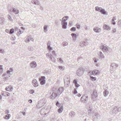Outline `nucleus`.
<instances>
[{
	"label": "nucleus",
	"instance_id": "1",
	"mask_svg": "<svg viewBox=\"0 0 121 121\" xmlns=\"http://www.w3.org/2000/svg\"><path fill=\"white\" fill-rule=\"evenodd\" d=\"M70 78L68 75H65L64 77V81L65 85L68 86L70 82Z\"/></svg>",
	"mask_w": 121,
	"mask_h": 121
},
{
	"label": "nucleus",
	"instance_id": "2",
	"mask_svg": "<svg viewBox=\"0 0 121 121\" xmlns=\"http://www.w3.org/2000/svg\"><path fill=\"white\" fill-rule=\"evenodd\" d=\"M98 95L96 91L94 90L91 94V98L94 100H95L96 98L97 97Z\"/></svg>",
	"mask_w": 121,
	"mask_h": 121
},
{
	"label": "nucleus",
	"instance_id": "3",
	"mask_svg": "<svg viewBox=\"0 0 121 121\" xmlns=\"http://www.w3.org/2000/svg\"><path fill=\"white\" fill-rule=\"evenodd\" d=\"M88 99V98L87 96L84 95L82 96L81 99V100L82 102L85 103L87 102Z\"/></svg>",
	"mask_w": 121,
	"mask_h": 121
},
{
	"label": "nucleus",
	"instance_id": "4",
	"mask_svg": "<svg viewBox=\"0 0 121 121\" xmlns=\"http://www.w3.org/2000/svg\"><path fill=\"white\" fill-rule=\"evenodd\" d=\"M45 77L43 76L41 77L39 79L40 84L42 85H44L45 83Z\"/></svg>",
	"mask_w": 121,
	"mask_h": 121
},
{
	"label": "nucleus",
	"instance_id": "5",
	"mask_svg": "<svg viewBox=\"0 0 121 121\" xmlns=\"http://www.w3.org/2000/svg\"><path fill=\"white\" fill-rule=\"evenodd\" d=\"M32 84L35 87L38 86V84L37 81L35 79L33 80L32 81Z\"/></svg>",
	"mask_w": 121,
	"mask_h": 121
},
{
	"label": "nucleus",
	"instance_id": "6",
	"mask_svg": "<svg viewBox=\"0 0 121 121\" xmlns=\"http://www.w3.org/2000/svg\"><path fill=\"white\" fill-rule=\"evenodd\" d=\"M31 3L36 5H40V3L39 1L37 0H32Z\"/></svg>",
	"mask_w": 121,
	"mask_h": 121
},
{
	"label": "nucleus",
	"instance_id": "7",
	"mask_svg": "<svg viewBox=\"0 0 121 121\" xmlns=\"http://www.w3.org/2000/svg\"><path fill=\"white\" fill-rule=\"evenodd\" d=\"M101 48L102 49V51L104 52H107L108 51V48L106 46H104L103 44H101Z\"/></svg>",
	"mask_w": 121,
	"mask_h": 121
},
{
	"label": "nucleus",
	"instance_id": "8",
	"mask_svg": "<svg viewBox=\"0 0 121 121\" xmlns=\"http://www.w3.org/2000/svg\"><path fill=\"white\" fill-rule=\"evenodd\" d=\"M63 91V88L61 87L58 89L56 93V94H58V96H59V95Z\"/></svg>",
	"mask_w": 121,
	"mask_h": 121
},
{
	"label": "nucleus",
	"instance_id": "9",
	"mask_svg": "<svg viewBox=\"0 0 121 121\" xmlns=\"http://www.w3.org/2000/svg\"><path fill=\"white\" fill-rule=\"evenodd\" d=\"M101 30V29L98 27H95L93 29V30L95 32L97 33L100 32Z\"/></svg>",
	"mask_w": 121,
	"mask_h": 121
},
{
	"label": "nucleus",
	"instance_id": "10",
	"mask_svg": "<svg viewBox=\"0 0 121 121\" xmlns=\"http://www.w3.org/2000/svg\"><path fill=\"white\" fill-rule=\"evenodd\" d=\"M34 40V39L30 37V36H28L25 40V41L27 43H29L31 40L32 41H33Z\"/></svg>",
	"mask_w": 121,
	"mask_h": 121
},
{
	"label": "nucleus",
	"instance_id": "11",
	"mask_svg": "<svg viewBox=\"0 0 121 121\" xmlns=\"http://www.w3.org/2000/svg\"><path fill=\"white\" fill-rule=\"evenodd\" d=\"M58 96V94H56V93H52L50 97V98L52 99H54L56 97Z\"/></svg>",
	"mask_w": 121,
	"mask_h": 121
},
{
	"label": "nucleus",
	"instance_id": "12",
	"mask_svg": "<svg viewBox=\"0 0 121 121\" xmlns=\"http://www.w3.org/2000/svg\"><path fill=\"white\" fill-rule=\"evenodd\" d=\"M100 72L98 70H94L92 71V73L93 75H98L99 74Z\"/></svg>",
	"mask_w": 121,
	"mask_h": 121
},
{
	"label": "nucleus",
	"instance_id": "13",
	"mask_svg": "<svg viewBox=\"0 0 121 121\" xmlns=\"http://www.w3.org/2000/svg\"><path fill=\"white\" fill-rule=\"evenodd\" d=\"M67 20H64V22H62V27L64 29H66L67 27V22H65V21Z\"/></svg>",
	"mask_w": 121,
	"mask_h": 121
},
{
	"label": "nucleus",
	"instance_id": "14",
	"mask_svg": "<svg viewBox=\"0 0 121 121\" xmlns=\"http://www.w3.org/2000/svg\"><path fill=\"white\" fill-rule=\"evenodd\" d=\"M5 89L7 91L11 92L13 90V88L12 86L10 85L9 86L6 87Z\"/></svg>",
	"mask_w": 121,
	"mask_h": 121
},
{
	"label": "nucleus",
	"instance_id": "15",
	"mask_svg": "<svg viewBox=\"0 0 121 121\" xmlns=\"http://www.w3.org/2000/svg\"><path fill=\"white\" fill-rule=\"evenodd\" d=\"M30 66L32 68H35L37 66L36 62L35 61L32 62L31 63Z\"/></svg>",
	"mask_w": 121,
	"mask_h": 121
},
{
	"label": "nucleus",
	"instance_id": "16",
	"mask_svg": "<svg viewBox=\"0 0 121 121\" xmlns=\"http://www.w3.org/2000/svg\"><path fill=\"white\" fill-rule=\"evenodd\" d=\"M21 28L22 29V30H21L19 29L17 32V35H20L23 32V30H24V28L23 27H21Z\"/></svg>",
	"mask_w": 121,
	"mask_h": 121
},
{
	"label": "nucleus",
	"instance_id": "17",
	"mask_svg": "<svg viewBox=\"0 0 121 121\" xmlns=\"http://www.w3.org/2000/svg\"><path fill=\"white\" fill-rule=\"evenodd\" d=\"M103 28L104 30H109L111 29L110 26L106 24L104 25Z\"/></svg>",
	"mask_w": 121,
	"mask_h": 121
},
{
	"label": "nucleus",
	"instance_id": "18",
	"mask_svg": "<svg viewBox=\"0 0 121 121\" xmlns=\"http://www.w3.org/2000/svg\"><path fill=\"white\" fill-rule=\"evenodd\" d=\"M51 42L50 41H49L47 43V46L48 49L50 51L51 50H52V47H50Z\"/></svg>",
	"mask_w": 121,
	"mask_h": 121
},
{
	"label": "nucleus",
	"instance_id": "19",
	"mask_svg": "<svg viewBox=\"0 0 121 121\" xmlns=\"http://www.w3.org/2000/svg\"><path fill=\"white\" fill-rule=\"evenodd\" d=\"M1 93L3 95L5 96H8L10 95L9 93L6 91H3Z\"/></svg>",
	"mask_w": 121,
	"mask_h": 121
},
{
	"label": "nucleus",
	"instance_id": "20",
	"mask_svg": "<svg viewBox=\"0 0 121 121\" xmlns=\"http://www.w3.org/2000/svg\"><path fill=\"white\" fill-rule=\"evenodd\" d=\"M12 11L13 12L16 14H18L19 13V11L14 8H12Z\"/></svg>",
	"mask_w": 121,
	"mask_h": 121
},
{
	"label": "nucleus",
	"instance_id": "21",
	"mask_svg": "<svg viewBox=\"0 0 121 121\" xmlns=\"http://www.w3.org/2000/svg\"><path fill=\"white\" fill-rule=\"evenodd\" d=\"M118 65V64L115 63H113L111 64V66L113 68H116Z\"/></svg>",
	"mask_w": 121,
	"mask_h": 121
},
{
	"label": "nucleus",
	"instance_id": "22",
	"mask_svg": "<svg viewBox=\"0 0 121 121\" xmlns=\"http://www.w3.org/2000/svg\"><path fill=\"white\" fill-rule=\"evenodd\" d=\"M98 55L101 58L103 59L104 58V56L102 52L101 51L99 52L98 53Z\"/></svg>",
	"mask_w": 121,
	"mask_h": 121
},
{
	"label": "nucleus",
	"instance_id": "23",
	"mask_svg": "<svg viewBox=\"0 0 121 121\" xmlns=\"http://www.w3.org/2000/svg\"><path fill=\"white\" fill-rule=\"evenodd\" d=\"M4 19L3 17L2 16H0V23L1 24H2L4 23Z\"/></svg>",
	"mask_w": 121,
	"mask_h": 121
},
{
	"label": "nucleus",
	"instance_id": "24",
	"mask_svg": "<svg viewBox=\"0 0 121 121\" xmlns=\"http://www.w3.org/2000/svg\"><path fill=\"white\" fill-rule=\"evenodd\" d=\"M89 115H92L93 114V112L92 111L91 108H90L88 111Z\"/></svg>",
	"mask_w": 121,
	"mask_h": 121
},
{
	"label": "nucleus",
	"instance_id": "25",
	"mask_svg": "<svg viewBox=\"0 0 121 121\" xmlns=\"http://www.w3.org/2000/svg\"><path fill=\"white\" fill-rule=\"evenodd\" d=\"M46 55L48 58H50L51 60L52 61L53 60L52 57V55L51 53H48L46 54Z\"/></svg>",
	"mask_w": 121,
	"mask_h": 121
},
{
	"label": "nucleus",
	"instance_id": "26",
	"mask_svg": "<svg viewBox=\"0 0 121 121\" xmlns=\"http://www.w3.org/2000/svg\"><path fill=\"white\" fill-rule=\"evenodd\" d=\"M75 113L73 111H72L70 112L69 113V115L71 116V117H73L75 115Z\"/></svg>",
	"mask_w": 121,
	"mask_h": 121
},
{
	"label": "nucleus",
	"instance_id": "27",
	"mask_svg": "<svg viewBox=\"0 0 121 121\" xmlns=\"http://www.w3.org/2000/svg\"><path fill=\"white\" fill-rule=\"evenodd\" d=\"M10 116H11L10 114H8L5 115L4 116V118L8 120Z\"/></svg>",
	"mask_w": 121,
	"mask_h": 121
},
{
	"label": "nucleus",
	"instance_id": "28",
	"mask_svg": "<svg viewBox=\"0 0 121 121\" xmlns=\"http://www.w3.org/2000/svg\"><path fill=\"white\" fill-rule=\"evenodd\" d=\"M95 9L96 11L100 12L102 8L100 7H99L98 6H97L95 7Z\"/></svg>",
	"mask_w": 121,
	"mask_h": 121
},
{
	"label": "nucleus",
	"instance_id": "29",
	"mask_svg": "<svg viewBox=\"0 0 121 121\" xmlns=\"http://www.w3.org/2000/svg\"><path fill=\"white\" fill-rule=\"evenodd\" d=\"M99 116V115L98 113H96L93 116V118H94V119H96L98 118V117Z\"/></svg>",
	"mask_w": 121,
	"mask_h": 121
},
{
	"label": "nucleus",
	"instance_id": "30",
	"mask_svg": "<svg viewBox=\"0 0 121 121\" xmlns=\"http://www.w3.org/2000/svg\"><path fill=\"white\" fill-rule=\"evenodd\" d=\"M86 42L85 41L80 43L79 44L80 46L81 47H83L84 46L86 45Z\"/></svg>",
	"mask_w": 121,
	"mask_h": 121
},
{
	"label": "nucleus",
	"instance_id": "31",
	"mask_svg": "<svg viewBox=\"0 0 121 121\" xmlns=\"http://www.w3.org/2000/svg\"><path fill=\"white\" fill-rule=\"evenodd\" d=\"M117 107H113L112 109V113H115L117 110Z\"/></svg>",
	"mask_w": 121,
	"mask_h": 121
},
{
	"label": "nucleus",
	"instance_id": "32",
	"mask_svg": "<svg viewBox=\"0 0 121 121\" xmlns=\"http://www.w3.org/2000/svg\"><path fill=\"white\" fill-rule=\"evenodd\" d=\"M60 107V108H59L58 109V112H59L60 113L62 112L63 109V108L62 106Z\"/></svg>",
	"mask_w": 121,
	"mask_h": 121
},
{
	"label": "nucleus",
	"instance_id": "33",
	"mask_svg": "<svg viewBox=\"0 0 121 121\" xmlns=\"http://www.w3.org/2000/svg\"><path fill=\"white\" fill-rule=\"evenodd\" d=\"M109 92L106 90H105L104 92V96H106L108 94Z\"/></svg>",
	"mask_w": 121,
	"mask_h": 121
},
{
	"label": "nucleus",
	"instance_id": "34",
	"mask_svg": "<svg viewBox=\"0 0 121 121\" xmlns=\"http://www.w3.org/2000/svg\"><path fill=\"white\" fill-rule=\"evenodd\" d=\"M47 27L48 26L46 25H45L44 26L43 28V31L45 32H46L48 30Z\"/></svg>",
	"mask_w": 121,
	"mask_h": 121
},
{
	"label": "nucleus",
	"instance_id": "35",
	"mask_svg": "<svg viewBox=\"0 0 121 121\" xmlns=\"http://www.w3.org/2000/svg\"><path fill=\"white\" fill-rule=\"evenodd\" d=\"M68 44V43L66 42H63L62 44V45L63 46H65Z\"/></svg>",
	"mask_w": 121,
	"mask_h": 121
},
{
	"label": "nucleus",
	"instance_id": "36",
	"mask_svg": "<svg viewBox=\"0 0 121 121\" xmlns=\"http://www.w3.org/2000/svg\"><path fill=\"white\" fill-rule=\"evenodd\" d=\"M28 49L29 50L32 51L33 50V48L32 46H29L28 47Z\"/></svg>",
	"mask_w": 121,
	"mask_h": 121
},
{
	"label": "nucleus",
	"instance_id": "37",
	"mask_svg": "<svg viewBox=\"0 0 121 121\" xmlns=\"http://www.w3.org/2000/svg\"><path fill=\"white\" fill-rule=\"evenodd\" d=\"M100 12L103 14H105L106 13V12L105 11L104 9H102Z\"/></svg>",
	"mask_w": 121,
	"mask_h": 121
},
{
	"label": "nucleus",
	"instance_id": "38",
	"mask_svg": "<svg viewBox=\"0 0 121 121\" xmlns=\"http://www.w3.org/2000/svg\"><path fill=\"white\" fill-rule=\"evenodd\" d=\"M71 35L73 38H75L77 37V36L76 34L72 33L71 34Z\"/></svg>",
	"mask_w": 121,
	"mask_h": 121
},
{
	"label": "nucleus",
	"instance_id": "39",
	"mask_svg": "<svg viewBox=\"0 0 121 121\" xmlns=\"http://www.w3.org/2000/svg\"><path fill=\"white\" fill-rule=\"evenodd\" d=\"M69 17L67 16L64 17L61 20L62 21V22H64V20H66V19H65V18H67L66 19H67Z\"/></svg>",
	"mask_w": 121,
	"mask_h": 121
},
{
	"label": "nucleus",
	"instance_id": "40",
	"mask_svg": "<svg viewBox=\"0 0 121 121\" xmlns=\"http://www.w3.org/2000/svg\"><path fill=\"white\" fill-rule=\"evenodd\" d=\"M58 68L59 69L61 70H63L64 69V67H62V66H59Z\"/></svg>",
	"mask_w": 121,
	"mask_h": 121
},
{
	"label": "nucleus",
	"instance_id": "41",
	"mask_svg": "<svg viewBox=\"0 0 121 121\" xmlns=\"http://www.w3.org/2000/svg\"><path fill=\"white\" fill-rule=\"evenodd\" d=\"M14 32V29L13 28L11 29L10 30L9 33L10 34H12Z\"/></svg>",
	"mask_w": 121,
	"mask_h": 121
},
{
	"label": "nucleus",
	"instance_id": "42",
	"mask_svg": "<svg viewBox=\"0 0 121 121\" xmlns=\"http://www.w3.org/2000/svg\"><path fill=\"white\" fill-rule=\"evenodd\" d=\"M116 29L113 28L111 31V32L113 33H115L116 32Z\"/></svg>",
	"mask_w": 121,
	"mask_h": 121
},
{
	"label": "nucleus",
	"instance_id": "43",
	"mask_svg": "<svg viewBox=\"0 0 121 121\" xmlns=\"http://www.w3.org/2000/svg\"><path fill=\"white\" fill-rule=\"evenodd\" d=\"M70 30L71 31H74L76 30V28L75 27H73L70 29Z\"/></svg>",
	"mask_w": 121,
	"mask_h": 121
},
{
	"label": "nucleus",
	"instance_id": "44",
	"mask_svg": "<svg viewBox=\"0 0 121 121\" xmlns=\"http://www.w3.org/2000/svg\"><path fill=\"white\" fill-rule=\"evenodd\" d=\"M77 91L76 89L74 88V90L73 91V93L74 94H76L77 93Z\"/></svg>",
	"mask_w": 121,
	"mask_h": 121
},
{
	"label": "nucleus",
	"instance_id": "45",
	"mask_svg": "<svg viewBox=\"0 0 121 121\" xmlns=\"http://www.w3.org/2000/svg\"><path fill=\"white\" fill-rule=\"evenodd\" d=\"M58 61L61 63H62L63 62V60L61 58H59L58 59Z\"/></svg>",
	"mask_w": 121,
	"mask_h": 121
},
{
	"label": "nucleus",
	"instance_id": "46",
	"mask_svg": "<svg viewBox=\"0 0 121 121\" xmlns=\"http://www.w3.org/2000/svg\"><path fill=\"white\" fill-rule=\"evenodd\" d=\"M4 52V50L3 49H2L1 48H0V52L3 53Z\"/></svg>",
	"mask_w": 121,
	"mask_h": 121
},
{
	"label": "nucleus",
	"instance_id": "47",
	"mask_svg": "<svg viewBox=\"0 0 121 121\" xmlns=\"http://www.w3.org/2000/svg\"><path fill=\"white\" fill-rule=\"evenodd\" d=\"M5 114H7L9 113V111L8 110H6L5 111Z\"/></svg>",
	"mask_w": 121,
	"mask_h": 121
},
{
	"label": "nucleus",
	"instance_id": "48",
	"mask_svg": "<svg viewBox=\"0 0 121 121\" xmlns=\"http://www.w3.org/2000/svg\"><path fill=\"white\" fill-rule=\"evenodd\" d=\"M73 82L74 83L75 85L77 84V80L76 79H75L74 80Z\"/></svg>",
	"mask_w": 121,
	"mask_h": 121
},
{
	"label": "nucleus",
	"instance_id": "49",
	"mask_svg": "<svg viewBox=\"0 0 121 121\" xmlns=\"http://www.w3.org/2000/svg\"><path fill=\"white\" fill-rule=\"evenodd\" d=\"M8 17L10 21H12V19L11 16L9 15H8Z\"/></svg>",
	"mask_w": 121,
	"mask_h": 121
},
{
	"label": "nucleus",
	"instance_id": "50",
	"mask_svg": "<svg viewBox=\"0 0 121 121\" xmlns=\"http://www.w3.org/2000/svg\"><path fill=\"white\" fill-rule=\"evenodd\" d=\"M12 40H15V38L14 36L10 38Z\"/></svg>",
	"mask_w": 121,
	"mask_h": 121
},
{
	"label": "nucleus",
	"instance_id": "51",
	"mask_svg": "<svg viewBox=\"0 0 121 121\" xmlns=\"http://www.w3.org/2000/svg\"><path fill=\"white\" fill-rule=\"evenodd\" d=\"M90 78L92 80H95L96 79V78L95 77H93L92 76H90Z\"/></svg>",
	"mask_w": 121,
	"mask_h": 121
},
{
	"label": "nucleus",
	"instance_id": "52",
	"mask_svg": "<svg viewBox=\"0 0 121 121\" xmlns=\"http://www.w3.org/2000/svg\"><path fill=\"white\" fill-rule=\"evenodd\" d=\"M76 26H77V28L79 29L80 28V25L77 24H76Z\"/></svg>",
	"mask_w": 121,
	"mask_h": 121
},
{
	"label": "nucleus",
	"instance_id": "53",
	"mask_svg": "<svg viewBox=\"0 0 121 121\" xmlns=\"http://www.w3.org/2000/svg\"><path fill=\"white\" fill-rule=\"evenodd\" d=\"M10 71L9 70H8L7 71V73L9 75H10Z\"/></svg>",
	"mask_w": 121,
	"mask_h": 121
},
{
	"label": "nucleus",
	"instance_id": "54",
	"mask_svg": "<svg viewBox=\"0 0 121 121\" xmlns=\"http://www.w3.org/2000/svg\"><path fill=\"white\" fill-rule=\"evenodd\" d=\"M114 21L115 20H112L111 21L113 25H114L116 24V23Z\"/></svg>",
	"mask_w": 121,
	"mask_h": 121
},
{
	"label": "nucleus",
	"instance_id": "55",
	"mask_svg": "<svg viewBox=\"0 0 121 121\" xmlns=\"http://www.w3.org/2000/svg\"><path fill=\"white\" fill-rule=\"evenodd\" d=\"M56 105L57 106H59L60 107V104L59 103V102L58 101L57 102L56 104Z\"/></svg>",
	"mask_w": 121,
	"mask_h": 121
},
{
	"label": "nucleus",
	"instance_id": "56",
	"mask_svg": "<svg viewBox=\"0 0 121 121\" xmlns=\"http://www.w3.org/2000/svg\"><path fill=\"white\" fill-rule=\"evenodd\" d=\"M121 110V107H119L117 111L118 112L120 111Z\"/></svg>",
	"mask_w": 121,
	"mask_h": 121
},
{
	"label": "nucleus",
	"instance_id": "57",
	"mask_svg": "<svg viewBox=\"0 0 121 121\" xmlns=\"http://www.w3.org/2000/svg\"><path fill=\"white\" fill-rule=\"evenodd\" d=\"M3 70H1L0 71V75L3 72Z\"/></svg>",
	"mask_w": 121,
	"mask_h": 121
},
{
	"label": "nucleus",
	"instance_id": "58",
	"mask_svg": "<svg viewBox=\"0 0 121 121\" xmlns=\"http://www.w3.org/2000/svg\"><path fill=\"white\" fill-rule=\"evenodd\" d=\"M0 69L1 70H3V68L2 65H0Z\"/></svg>",
	"mask_w": 121,
	"mask_h": 121
},
{
	"label": "nucleus",
	"instance_id": "59",
	"mask_svg": "<svg viewBox=\"0 0 121 121\" xmlns=\"http://www.w3.org/2000/svg\"><path fill=\"white\" fill-rule=\"evenodd\" d=\"M52 53L53 55H54L55 56H56V55L55 54V52L54 51H53L52 52Z\"/></svg>",
	"mask_w": 121,
	"mask_h": 121
},
{
	"label": "nucleus",
	"instance_id": "60",
	"mask_svg": "<svg viewBox=\"0 0 121 121\" xmlns=\"http://www.w3.org/2000/svg\"><path fill=\"white\" fill-rule=\"evenodd\" d=\"M94 62L95 63H96L97 61V60L95 58H94Z\"/></svg>",
	"mask_w": 121,
	"mask_h": 121
},
{
	"label": "nucleus",
	"instance_id": "61",
	"mask_svg": "<svg viewBox=\"0 0 121 121\" xmlns=\"http://www.w3.org/2000/svg\"><path fill=\"white\" fill-rule=\"evenodd\" d=\"M28 102L30 103H31L32 102V100L31 99H30L28 100Z\"/></svg>",
	"mask_w": 121,
	"mask_h": 121
},
{
	"label": "nucleus",
	"instance_id": "62",
	"mask_svg": "<svg viewBox=\"0 0 121 121\" xmlns=\"http://www.w3.org/2000/svg\"><path fill=\"white\" fill-rule=\"evenodd\" d=\"M116 18L115 17H113L112 20H116Z\"/></svg>",
	"mask_w": 121,
	"mask_h": 121
},
{
	"label": "nucleus",
	"instance_id": "63",
	"mask_svg": "<svg viewBox=\"0 0 121 121\" xmlns=\"http://www.w3.org/2000/svg\"><path fill=\"white\" fill-rule=\"evenodd\" d=\"M5 31L6 32L8 33L9 32V30L8 29H6Z\"/></svg>",
	"mask_w": 121,
	"mask_h": 121
},
{
	"label": "nucleus",
	"instance_id": "64",
	"mask_svg": "<svg viewBox=\"0 0 121 121\" xmlns=\"http://www.w3.org/2000/svg\"><path fill=\"white\" fill-rule=\"evenodd\" d=\"M84 28L85 29V30H88V28L86 26H84Z\"/></svg>",
	"mask_w": 121,
	"mask_h": 121
}]
</instances>
